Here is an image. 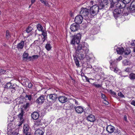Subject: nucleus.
<instances>
[{"mask_svg":"<svg viewBox=\"0 0 135 135\" xmlns=\"http://www.w3.org/2000/svg\"><path fill=\"white\" fill-rule=\"evenodd\" d=\"M89 51L88 46L86 43L82 42L78 45L75 50L76 56L73 55L75 62L77 67H79L80 64L79 61L76 56H77L80 59L83 60L88 54Z\"/></svg>","mask_w":135,"mask_h":135,"instance_id":"obj_1","label":"nucleus"},{"mask_svg":"<svg viewBox=\"0 0 135 135\" xmlns=\"http://www.w3.org/2000/svg\"><path fill=\"white\" fill-rule=\"evenodd\" d=\"M98 2V0H89L87 2L88 6L87 7H91L89 10L91 16L93 17L96 15L99 9H102L104 7L105 5L104 2L100 3L99 5L98 6L97 4V2Z\"/></svg>","mask_w":135,"mask_h":135,"instance_id":"obj_2","label":"nucleus"},{"mask_svg":"<svg viewBox=\"0 0 135 135\" xmlns=\"http://www.w3.org/2000/svg\"><path fill=\"white\" fill-rule=\"evenodd\" d=\"M80 13L84 19L86 20L87 22L92 18L89 10L86 8H82L81 9Z\"/></svg>","mask_w":135,"mask_h":135,"instance_id":"obj_3","label":"nucleus"},{"mask_svg":"<svg viewBox=\"0 0 135 135\" xmlns=\"http://www.w3.org/2000/svg\"><path fill=\"white\" fill-rule=\"evenodd\" d=\"M117 8L120 9L123 11V16H126L129 14L128 7H126V4L123 3L122 1L118 3L115 5Z\"/></svg>","mask_w":135,"mask_h":135,"instance_id":"obj_4","label":"nucleus"},{"mask_svg":"<svg viewBox=\"0 0 135 135\" xmlns=\"http://www.w3.org/2000/svg\"><path fill=\"white\" fill-rule=\"evenodd\" d=\"M81 34L79 33L76 35H74L72 37L71 44L74 45L75 43L78 44L80 42L81 37Z\"/></svg>","mask_w":135,"mask_h":135,"instance_id":"obj_5","label":"nucleus"},{"mask_svg":"<svg viewBox=\"0 0 135 135\" xmlns=\"http://www.w3.org/2000/svg\"><path fill=\"white\" fill-rule=\"evenodd\" d=\"M110 69L115 73H117L118 70V69L117 67V62L115 60H111L110 61Z\"/></svg>","mask_w":135,"mask_h":135,"instance_id":"obj_6","label":"nucleus"},{"mask_svg":"<svg viewBox=\"0 0 135 135\" xmlns=\"http://www.w3.org/2000/svg\"><path fill=\"white\" fill-rule=\"evenodd\" d=\"M123 11L122 10L118 8L114 10L113 12L114 16V17L117 18L118 17L119 15L121 14L123 15Z\"/></svg>","mask_w":135,"mask_h":135,"instance_id":"obj_7","label":"nucleus"},{"mask_svg":"<svg viewBox=\"0 0 135 135\" xmlns=\"http://www.w3.org/2000/svg\"><path fill=\"white\" fill-rule=\"evenodd\" d=\"M83 19L84 18L81 15H78L75 17L74 21L76 24H80L81 23Z\"/></svg>","mask_w":135,"mask_h":135,"instance_id":"obj_8","label":"nucleus"},{"mask_svg":"<svg viewBox=\"0 0 135 135\" xmlns=\"http://www.w3.org/2000/svg\"><path fill=\"white\" fill-rule=\"evenodd\" d=\"M29 126L27 124L24 125L23 127V132L26 135H30L31 134Z\"/></svg>","mask_w":135,"mask_h":135,"instance_id":"obj_9","label":"nucleus"},{"mask_svg":"<svg viewBox=\"0 0 135 135\" xmlns=\"http://www.w3.org/2000/svg\"><path fill=\"white\" fill-rule=\"evenodd\" d=\"M129 13H132L135 12V1H133L128 8Z\"/></svg>","mask_w":135,"mask_h":135,"instance_id":"obj_10","label":"nucleus"},{"mask_svg":"<svg viewBox=\"0 0 135 135\" xmlns=\"http://www.w3.org/2000/svg\"><path fill=\"white\" fill-rule=\"evenodd\" d=\"M74 108L76 113L78 114H81L83 112L84 109L81 106H75Z\"/></svg>","mask_w":135,"mask_h":135,"instance_id":"obj_11","label":"nucleus"},{"mask_svg":"<svg viewBox=\"0 0 135 135\" xmlns=\"http://www.w3.org/2000/svg\"><path fill=\"white\" fill-rule=\"evenodd\" d=\"M45 96L41 95L37 99L36 102L38 104H41L44 102L45 100Z\"/></svg>","mask_w":135,"mask_h":135,"instance_id":"obj_12","label":"nucleus"},{"mask_svg":"<svg viewBox=\"0 0 135 135\" xmlns=\"http://www.w3.org/2000/svg\"><path fill=\"white\" fill-rule=\"evenodd\" d=\"M79 28V25L75 23L71 25L70 28L71 31H75L77 30Z\"/></svg>","mask_w":135,"mask_h":135,"instance_id":"obj_13","label":"nucleus"},{"mask_svg":"<svg viewBox=\"0 0 135 135\" xmlns=\"http://www.w3.org/2000/svg\"><path fill=\"white\" fill-rule=\"evenodd\" d=\"M19 86L13 84L10 89L12 93H14L15 91L19 90Z\"/></svg>","mask_w":135,"mask_h":135,"instance_id":"obj_14","label":"nucleus"},{"mask_svg":"<svg viewBox=\"0 0 135 135\" xmlns=\"http://www.w3.org/2000/svg\"><path fill=\"white\" fill-rule=\"evenodd\" d=\"M49 99H50L52 102H54L56 101L57 98V95L56 94H50L49 96Z\"/></svg>","mask_w":135,"mask_h":135,"instance_id":"obj_15","label":"nucleus"},{"mask_svg":"<svg viewBox=\"0 0 135 135\" xmlns=\"http://www.w3.org/2000/svg\"><path fill=\"white\" fill-rule=\"evenodd\" d=\"M58 100L62 103H64L68 101V98L64 96H60L58 97Z\"/></svg>","mask_w":135,"mask_h":135,"instance_id":"obj_16","label":"nucleus"},{"mask_svg":"<svg viewBox=\"0 0 135 135\" xmlns=\"http://www.w3.org/2000/svg\"><path fill=\"white\" fill-rule=\"evenodd\" d=\"M86 119L88 121L93 122L95 120V117L93 115L91 114L88 116Z\"/></svg>","mask_w":135,"mask_h":135,"instance_id":"obj_17","label":"nucleus"},{"mask_svg":"<svg viewBox=\"0 0 135 135\" xmlns=\"http://www.w3.org/2000/svg\"><path fill=\"white\" fill-rule=\"evenodd\" d=\"M106 130L109 133H112L114 131V127L110 125L108 126L106 128Z\"/></svg>","mask_w":135,"mask_h":135,"instance_id":"obj_18","label":"nucleus"},{"mask_svg":"<svg viewBox=\"0 0 135 135\" xmlns=\"http://www.w3.org/2000/svg\"><path fill=\"white\" fill-rule=\"evenodd\" d=\"M39 116V115L38 112H34L31 114V117L32 119L36 120L38 119Z\"/></svg>","mask_w":135,"mask_h":135,"instance_id":"obj_19","label":"nucleus"},{"mask_svg":"<svg viewBox=\"0 0 135 135\" xmlns=\"http://www.w3.org/2000/svg\"><path fill=\"white\" fill-rule=\"evenodd\" d=\"M24 41H22L17 44L16 47L18 50H21L23 49L24 45Z\"/></svg>","mask_w":135,"mask_h":135,"instance_id":"obj_20","label":"nucleus"},{"mask_svg":"<svg viewBox=\"0 0 135 135\" xmlns=\"http://www.w3.org/2000/svg\"><path fill=\"white\" fill-rule=\"evenodd\" d=\"M25 99L26 100L31 101L32 100V95L31 94H26L25 97Z\"/></svg>","mask_w":135,"mask_h":135,"instance_id":"obj_21","label":"nucleus"},{"mask_svg":"<svg viewBox=\"0 0 135 135\" xmlns=\"http://www.w3.org/2000/svg\"><path fill=\"white\" fill-rule=\"evenodd\" d=\"M116 51H117L118 54H123L124 51V49L122 47H118L116 49Z\"/></svg>","mask_w":135,"mask_h":135,"instance_id":"obj_22","label":"nucleus"},{"mask_svg":"<svg viewBox=\"0 0 135 135\" xmlns=\"http://www.w3.org/2000/svg\"><path fill=\"white\" fill-rule=\"evenodd\" d=\"M44 132L43 131L40 129H37L35 132V135H43Z\"/></svg>","mask_w":135,"mask_h":135,"instance_id":"obj_23","label":"nucleus"},{"mask_svg":"<svg viewBox=\"0 0 135 135\" xmlns=\"http://www.w3.org/2000/svg\"><path fill=\"white\" fill-rule=\"evenodd\" d=\"M101 98L105 102V103H104V104L106 105H108L109 103L107 101V98L106 97L105 95L104 94L101 93Z\"/></svg>","mask_w":135,"mask_h":135,"instance_id":"obj_24","label":"nucleus"},{"mask_svg":"<svg viewBox=\"0 0 135 135\" xmlns=\"http://www.w3.org/2000/svg\"><path fill=\"white\" fill-rule=\"evenodd\" d=\"M21 113L18 115V117L20 118V120H21L23 119L24 112L23 110L22 109H21Z\"/></svg>","mask_w":135,"mask_h":135,"instance_id":"obj_25","label":"nucleus"},{"mask_svg":"<svg viewBox=\"0 0 135 135\" xmlns=\"http://www.w3.org/2000/svg\"><path fill=\"white\" fill-rule=\"evenodd\" d=\"M125 55H128L131 52V51L129 48H126L124 51Z\"/></svg>","mask_w":135,"mask_h":135,"instance_id":"obj_26","label":"nucleus"},{"mask_svg":"<svg viewBox=\"0 0 135 135\" xmlns=\"http://www.w3.org/2000/svg\"><path fill=\"white\" fill-rule=\"evenodd\" d=\"M35 125L36 126H40L42 125V123L41 122V120L38 119L35 123Z\"/></svg>","mask_w":135,"mask_h":135,"instance_id":"obj_27","label":"nucleus"},{"mask_svg":"<svg viewBox=\"0 0 135 135\" xmlns=\"http://www.w3.org/2000/svg\"><path fill=\"white\" fill-rule=\"evenodd\" d=\"M42 3L44 4L46 6L49 7L50 5L49 4L48 2L46 0H40Z\"/></svg>","mask_w":135,"mask_h":135,"instance_id":"obj_28","label":"nucleus"},{"mask_svg":"<svg viewBox=\"0 0 135 135\" xmlns=\"http://www.w3.org/2000/svg\"><path fill=\"white\" fill-rule=\"evenodd\" d=\"M28 54L27 53L24 52L23 55V58L24 60H28Z\"/></svg>","mask_w":135,"mask_h":135,"instance_id":"obj_29","label":"nucleus"},{"mask_svg":"<svg viewBox=\"0 0 135 135\" xmlns=\"http://www.w3.org/2000/svg\"><path fill=\"white\" fill-rule=\"evenodd\" d=\"M123 64L124 65H130L131 63L130 61L127 60H125L123 62Z\"/></svg>","mask_w":135,"mask_h":135,"instance_id":"obj_30","label":"nucleus"},{"mask_svg":"<svg viewBox=\"0 0 135 135\" xmlns=\"http://www.w3.org/2000/svg\"><path fill=\"white\" fill-rule=\"evenodd\" d=\"M12 85V84L10 83H7L5 85L4 88L7 89H10Z\"/></svg>","mask_w":135,"mask_h":135,"instance_id":"obj_31","label":"nucleus"},{"mask_svg":"<svg viewBox=\"0 0 135 135\" xmlns=\"http://www.w3.org/2000/svg\"><path fill=\"white\" fill-rule=\"evenodd\" d=\"M129 78L131 80H135V74L133 73H131L129 75Z\"/></svg>","mask_w":135,"mask_h":135,"instance_id":"obj_32","label":"nucleus"},{"mask_svg":"<svg viewBox=\"0 0 135 135\" xmlns=\"http://www.w3.org/2000/svg\"><path fill=\"white\" fill-rule=\"evenodd\" d=\"M45 47L47 51H49L51 50L52 47L50 44L47 43L46 44Z\"/></svg>","mask_w":135,"mask_h":135,"instance_id":"obj_33","label":"nucleus"},{"mask_svg":"<svg viewBox=\"0 0 135 135\" xmlns=\"http://www.w3.org/2000/svg\"><path fill=\"white\" fill-rule=\"evenodd\" d=\"M37 30L39 31H42L43 30V27L40 24H38L37 25Z\"/></svg>","mask_w":135,"mask_h":135,"instance_id":"obj_34","label":"nucleus"},{"mask_svg":"<svg viewBox=\"0 0 135 135\" xmlns=\"http://www.w3.org/2000/svg\"><path fill=\"white\" fill-rule=\"evenodd\" d=\"M42 32V35L43 36L44 38L45 39L46 38V31H44L43 30L41 31Z\"/></svg>","mask_w":135,"mask_h":135,"instance_id":"obj_35","label":"nucleus"},{"mask_svg":"<svg viewBox=\"0 0 135 135\" xmlns=\"http://www.w3.org/2000/svg\"><path fill=\"white\" fill-rule=\"evenodd\" d=\"M114 132L116 133V135H121L120 131L118 129L116 130H114Z\"/></svg>","mask_w":135,"mask_h":135,"instance_id":"obj_36","label":"nucleus"},{"mask_svg":"<svg viewBox=\"0 0 135 135\" xmlns=\"http://www.w3.org/2000/svg\"><path fill=\"white\" fill-rule=\"evenodd\" d=\"M33 29V28L31 26H29L26 30V32L28 33L30 32Z\"/></svg>","mask_w":135,"mask_h":135,"instance_id":"obj_37","label":"nucleus"},{"mask_svg":"<svg viewBox=\"0 0 135 135\" xmlns=\"http://www.w3.org/2000/svg\"><path fill=\"white\" fill-rule=\"evenodd\" d=\"M10 37V35L9 33V32L8 30L6 31V37L7 39H8Z\"/></svg>","mask_w":135,"mask_h":135,"instance_id":"obj_38","label":"nucleus"},{"mask_svg":"<svg viewBox=\"0 0 135 135\" xmlns=\"http://www.w3.org/2000/svg\"><path fill=\"white\" fill-rule=\"evenodd\" d=\"M115 3H113L112 2L110 3V10H112L114 8V4Z\"/></svg>","mask_w":135,"mask_h":135,"instance_id":"obj_39","label":"nucleus"},{"mask_svg":"<svg viewBox=\"0 0 135 135\" xmlns=\"http://www.w3.org/2000/svg\"><path fill=\"white\" fill-rule=\"evenodd\" d=\"M131 0H121L123 3L126 4H128L130 2Z\"/></svg>","mask_w":135,"mask_h":135,"instance_id":"obj_40","label":"nucleus"},{"mask_svg":"<svg viewBox=\"0 0 135 135\" xmlns=\"http://www.w3.org/2000/svg\"><path fill=\"white\" fill-rule=\"evenodd\" d=\"M6 70L2 69H0V73L1 74H4L6 72Z\"/></svg>","mask_w":135,"mask_h":135,"instance_id":"obj_41","label":"nucleus"},{"mask_svg":"<svg viewBox=\"0 0 135 135\" xmlns=\"http://www.w3.org/2000/svg\"><path fill=\"white\" fill-rule=\"evenodd\" d=\"M93 85L97 88H100L102 86V85L101 84H96L95 83H94Z\"/></svg>","mask_w":135,"mask_h":135,"instance_id":"obj_42","label":"nucleus"},{"mask_svg":"<svg viewBox=\"0 0 135 135\" xmlns=\"http://www.w3.org/2000/svg\"><path fill=\"white\" fill-rule=\"evenodd\" d=\"M39 43V41L38 40H35L34 41V42L32 44V45L35 46H36Z\"/></svg>","mask_w":135,"mask_h":135,"instance_id":"obj_43","label":"nucleus"},{"mask_svg":"<svg viewBox=\"0 0 135 135\" xmlns=\"http://www.w3.org/2000/svg\"><path fill=\"white\" fill-rule=\"evenodd\" d=\"M118 95L121 98L124 97V95L120 92H119L118 93Z\"/></svg>","mask_w":135,"mask_h":135,"instance_id":"obj_44","label":"nucleus"},{"mask_svg":"<svg viewBox=\"0 0 135 135\" xmlns=\"http://www.w3.org/2000/svg\"><path fill=\"white\" fill-rule=\"evenodd\" d=\"M32 56L33 60L34 59H37L39 56L38 55H33Z\"/></svg>","mask_w":135,"mask_h":135,"instance_id":"obj_45","label":"nucleus"},{"mask_svg":"<svg viewBox=\"0 0 135 135\" xmlns=\"http://www.w3.org/2000/svg\"><path fill=\"white\" fill-rule=\"evenodd\" d=\"M125 71L126 72H130L131 71V68H127L126 69Z\"/></svg>","mask_w":135,"mask_h":135,"instance_id":"obj_46","label":"nucleus"},{"mask_svg":"<svg viewBox=\"0 0 135 135\" xmlns=\"http://www.w3.org/2000/svg\"><path fill=\"white\" fill-rule=\"evenodd\" d=\"M131 45L133 46H135V40H133L132 41L131 43Z\"/></svg>","mask_w":135,"mask_h":135,"instance_id":"obj_47","label":"nucleus"},{"mask_svg":"<svg viewBox=\"0 0 135 135\" xmlns=\"http://www.w3.org/2000/svg\"><path fill=\"white\" fill-rule=\"evenodd\" d=\"M28 88H31L32 86V84L31 83H30L28 84Z\"/></svg>","mask_w":135,"mask_h":135,"instance_id":"obj_48","label":"nucleus"},{"mask_svg":"<svg viewBox=\"0 0 135 135\" xmlns=\"http://www.w3.org/2000/svg\"><path fill=\"white\" fill-rule=\"evenodd\" d=\"M122 56H120L116 60L118 61H120V60L122 59Z\"/></svg>","mask_w":135,"mask_h":135,"instance_id":"obj_49","label":"nucleus"},{"mask_svg":"<svg viewBox=\"0 0 135 135\" xmlns=\"http://www.w3.org/2000/svg\"><path fill=\"white\" fill-rule=\"evenodd\" d=\"M73 101L75 103V104L76 105H80V104L79 103L77 100H76L74 99L73 100Z\"/></svg>","mask_w":135,"mask_h":135,"instance_id":"obj_50","label":"nucleus"},{"mask_svg":"<svg viewBox=\"0 0 135 135\" xmlns=\"http://www.w3.org/2000/svg\"><path fill=\"white\" fill-rule=\"evenodd\" d=\"M131 104L132 105L135 106V100H132L131 102Z\"/></svg>","mask_w":135,"mask_h":135,"instance_id":"obj_51","label":"nucleus"},{"mask_svg":"<svg viewBox=\"0 0 135 135\" xmlns=\"http://www.w3.org/2000/svg\"><path fill=\"white\" fill-rule=\"evenodd\" d=\"M28 60L29 61L33 60L32 56H30L29 57H28Z\"/></svg>","mask_w":135,"mask_h":135,"instance_id":"obj_52","label":"nucleus"},{"mask_svg":"<svg viewBox=\"0 0 135 135\" xmlns=\"http://www.w3.org/2000/svg\"><path fill=\"white\" fill-rule=\"evenodd\" d=\"M29 106V103H26L24 105V106L25 108H27Z\"/></svg>","mask_w":135,"mask_h":135,"instance_id":"obj_53","label":"nucleus"},{"mask_svg":"<svg viewBox=\"0 0 135 135\" xmlns=\"http://www.w3.org/2000/svg\"><path fill=\"white\" fill-rule=\"evenodd\" d=\"M112 2L113 3H116L119 2L120 0H112ZM121 1V0H120Z\"/></svg>","mask_w":135,"mask_h":135,"instance_id":"obj_54","label":"nucleus"},{"mask_svg":"<svg viewBox=\"0 0 135 135\" xmlns=\"http://www.w3.org/2000/svg\"><path fill=\"white\" fill-rule=\"evenodd\" d=\"M124 120L125 121H127V117L126 115H125L124 116Z\"/></svg>","mask_w":135,"mask_h":135,"instance_id":"obj_55","label":"nucleus"},{"mask_svg":"<svg viewBox=\"0 0 135 135\" xmlns=\"http://www.w3.org/2000/svg\"><path fill=\"white\" fill-rule=\"evenodd\" d=\"M111 94L114 95H116V94L115 92L113 91H111Z\"/></svg>","mask_w":135,"mask_h":135,"instance_id":"obj_56","label":"nucleus"},{"mask_svg":"<svg viewBox=\"0 0 135 135\" xmlns=\"http://www.w3.org/2000/svg\"><path fill=\"white\" fill-rule=\"evenodd\" d=\"M32 4H33L35 1V0H31Z\"/></svg>","mask_w":135,"mask_h":135,"instance_id":"obj_57","label":"nucleus"},{"mask_svg":"<svg viewBox=\"0 0 135 135\" xmlns=\"http://www.w3.org/2000/svg\"><path fill=\"white\" fill-rule=\"evenodd\" d=\"M4 100H6L7 99L8 100V99L6 97H5V98H4Z\"/></svg>","mask_w":135,"mask_h":135,"instance_id":"obj_58","label":"nucleus"},{"mask_svg":"<svg viewBox=\"0 0 135 135\" xmlns=\"http://www.w3.org/2000/svg\"><path fill=\"white\" fill-rule=\"evenodd\" d=\"M121 76H122V77L123 76V77H126L127 76V75H125V76L124 75V76H123V75H121Z\"/></svg>","mask_w":135,"mask_h":135,"instance_id":"obj_59","label":"nucleus"},{"mask_svg":"<svg viewBox=\"0 0 135 135\" xmlns=\"http://www.w3.org/2000/svg\"><path fill=\"white\" fill-rule=\"evenodd\" d=\"M73 105L72 104L70 106V109H71L73 107Z\"/></svg>","mask_w":135,"mask_h":135,"instance_id":"obj_60","label":"nucleus"},{"mask_svg":"<svg viewBox=\"0 0 135 135\" xmlns=\"http://www.w3.org/2000/svg\"><path fill=\"white\" fill-rule=\"evenodd\" d=\"M134 51L135 52V47L133 49Z\"/></svg>","mask_w":135,"mask_h":135,"instance_id":"obj_61","label":"nucleus"},{"mask_svg":"<svg viewBox=\"0 0 135 135\" xmlns=\"http://www.w3.org/2000/svg\"><path fill=\"white\" fill-rule=\"evenodd\" d=\"M89 68H92V66H90V67H89Z\"/></svg>","mask_w":135,"mask_h":135,"instance_id":"obj_62","label":"nucleus"},{"mask_svg":"<svg viewBox=\"0 0 135 135\" xmlns=\"http://www.w3.org/2000/svg\"><path fill=\"white\" fill-rule=\"evenodd\" d=\"M87 81L88 82H89V80H87Z\"/></svg>","mask_w":135,"mask_h":135,"instance_id":"obj_63","label":"nucleus"},{"mask_svg":"<svg viewBox=\"0 0 135 135\" xmlns=\"http://www.w3.org/2000/svg\"><path fill=\"white\" fill-rule=\"evenodd\" d=\"M23 120H22L21 121V122H22V121H23Z\"/></svg>","mask_w":135,"mask_h":135,"instance_id":"obj_64","label":"nucleus"}]
</instances>
